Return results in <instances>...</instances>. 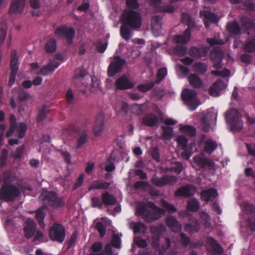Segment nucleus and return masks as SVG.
<instances>
[{
	"label": "nucleus",
	"instance_id": "obj_1",
	"mask_svg": "<svg viewBox=\"0 0 255 255\" xmlns=\"http://www.w3.org/2000/svg\"><path fill=\"white\" fill-rule=\"evenodd\" d=\"M146 206L152 209L153 212L146 208L143 203H140L136 207L135 213L138 216H142L144 221L146 222H151L159 219L162 215L165 214V211L157 207L154 203L148 202Z\"/></svg>",
	"mask_w": 255,
	"mask_h": 255
},
{
	"label": "nucleus",
	"instance_id": "obj_2",
	"mask_svg": "<svg viewBox=\"0 0 255 255\" xmlns=\"http://www.w3.org/2000/svg\"><path fill=\"white\" fill-rule=\"evenodd\" d=\"M122 18L123 23L133 29H138L141 26V14L137 11L128 10L124 12Z\"/></svg>",
	"mask_w": 255,
	"mask_h": 255
},
{
	"label": "nucleus",
	"instance_id": "obj_3",
	"mask_svg": "<svg viewBox=\"0 0 255 255\" xmlns=\"http://www.w3.org/2000/svg\"><path fill=\"white\" fill-rule=\"evenodd\" d=\"M227 123L231 126L233 131L240 130L243 127V123L241 119V116L239 112L235 109H232L228 111L225 115Z\"/></svg>",
	"mask_w": 255,
	"mask_h": 255
},
{
	"label": "nucleus",
	"instance_id": "obj_4",
	"mask_svg": "<svg viewBox=\"0 0 255 255\" xmlns=\"http://www.w3.org/2000/svg\"><path fill=\"white\" fill-rule=\"evenodd\" d=\"M182 97L185 104L190 111L196 110L200 104L197 98L196 92L195 90L189 89L183 90Z\"/></svg>",
	"mask_w": 255,
	"mask_h": 255
},
{
	"label": "nucleus",
	"instance_id": "obj_5",
	"mask_svg": "<svg viewBox=\"0 0 255 255\" xmlns=\"http://www.w3.org/2000/svg\"><path fill=\"white\" fill-rule=\"evenodd\" d=\"M39 198L43 201V204L45 206H53L59 207L64 205L63 201L61 199H58L56 194L54 192L44 191Z\"/></svg>",
	"mask_w": 255,
	"mask_h": 255
},
{
	"label": "nucleus",
	"instance_id": "obj_6",
	"mask_svg": "<svg viewBox=\"0 0 255 255\" xmlns=\"http://www.w3.org/2000/svg\"><path fill=\"white\" fill-rule=\"evenodd\" d=\"M20 194L19 189L15 186L6 185L2 186L0 190V199L10 201Z\"/></svg>",
	"mask_w": 255,
	"mask_h": 255
},
{
	"label": "nucleus",
	"instance_id": "obj_7",
	"mask_svg": "<svg viewBox=\"0 0 255 255\" xmlns=\"http://www.w3.org/2000/svg\"><path fill=\"white\" fill-rule=\"evenodd\" d=\"M50 238L53 241L62 242L65 237V232L63 227L58 223H55L49 229Z\"/></svg>",
	"mask_w": 255,
	"mask_h": 255
},
{
	"label": "nucleus",
	"instance_id": "obj_8",
	"mask_svg": "<svg viewBox=\"0 0 255 255\" xmlns=\"http://www.w3.org/2000/svg\"><path fill=\"white\" fill-rule=\"evenodd\" d=\"M217 116V113L214 109H209L206 114L203 117L201 121L202 129L205 131H208L211 125L215 124Z\"/></svg>",
	"mask_w": 255,
	"mask_h": 255
},
{
	"label": "nucleus",
	"instance_id": "obj_9",
	"mask_svg": "<svg viewBox=\"0 0 255 255\" xmlns=\"http://www.w3.org/2000/svg\"><path fill=\"white\" fill-rule=\"evenodd\" d=\"M151 182L154 185L159 187L167 185H173L177 182V178L175 176L167 175L159 177L155 174L151 178Z\"/></svg>",
	"mask_w": 255,
	"mask_h": 255
},
{
	"label": "nucleus",
	"instance_id": "obj_10",
	"mask_svg": "<svg viewBox=\"0 0 255 255\" xmlns=\"http://www.w3.org/2000/svg\"><path fill=\"white\" fill-rule=\"evenodd\" d=\"M54 34L58 38L64 37L68 43L71 44L75 35V31L72 27L62 26L56 29Z\"/></svg>",
	"mask_w": 255,
	"mask_h": 255
},
{
	"label": "nucleus",
	"instance_id": "obj_11",
	"mask_svg": "<svg viewBox=\"0 0 255 255\" xmlns=\"http://www.w3.org/2000/svg\"><path fill=\"white\" fill-rule=\"evenodd\" d=\"M125 64V61L124 60L121 59L118 56H115L108 67V75L110 77L114 76L117 73L121 71Z\"/></svg>",
	"mask_w": 255,
	"mask_h": 255
},
{
	"label": "nucleus",
	"instance_id": "obj_12",
	"mask_svg": "<svg viewBox=\"0 0 255 255\" xmlns=\"http://www.w3.org/2000/svg\"><path fill=\"white\" fill-rule=\"evenodd\" d=\"M59 66V63L58 62L51 61L41 67V68L37 72V74L43 76L51 75Z\"/></svg>",
	"mask_w": 255,
	"mask_h": 255
},
{
	"label": "nucleus",
	"instance_id": "obj_13",
	"mask_svg": "<svg viewBox=\"0 0 255 255\" xmlns=\"http://www.w3.org/2000/svg\"><path fill=\"white\" fill-rule=\"evenodd\" d=\"M195 191V188L192 185L184 186L176 191L175 197H189L193 195Z\"/></svg>",
	"mask_w": 255,
	"mask_h": 255
},
{
	"label": "nucleus",
	"instance_id": "obj_14",
	"mask_svg": "<svg viewBox=\"0 0 255 255\" xmlns=\"http://www.w3.org/2000/svg\"><path fill=\"white\" fill-rule=\"evenodd\" d=\"M25 4V0H11L8 10L9 14L21 13L23 10Z\"/></svg>",
	"mask_w": 255,
	"mask_h": 255
},
{
	"label": "nucleus",
	"instance_id": "obj_15",
	"mask_svg": "<svg viewBox=\"0 0 255 255\" xmlns=\"http://www.w3.org/2000/svg\"><path fill=\"white\" fill-rule=\"evenodd\" d=\"M10 126L17 127L18 136L19 138H22L24 136L27 129L26 125L23 123H20L18 125H17L16 118L13 115H11L10 116Z\"/></svg>",
	"mask_w": 255,
	"mask_h": 255
},
{
	"label": "nucleus",
	"instance_id": "obj_16",
	"mask_svg": "<svg viewBox=\"0 0 255 255\" xmlns=\"http://www.w3.org/2000/svg\"><path fill=\"white\" fill-rule=\"evenodd\" d=\"M166 225L174 232H179L182 229V225L179 223L175 217L168 215L165 219Z\"/></svg>",
	"mask_w": 255,
	"mask_h": 255
},
{
	"label": "nucleus",
	"instance_id": "obj_17",
	"mask_svg": "<svg viewBox=\"0 0 255 255\" xmlns=\"http://www.w3.org/2000/svg\"><path fill=\"white\" fill-rule=\"evenodd\" d=\"M87 75V72L83 68L77 69L73 76V83H76L79 81L86 87L89 86V84L86 81L85 77Z\"/></svg>",
	"mask_w": 255,
	"mask_h": 255
},
{
	"label": "nucleus",
	"instance_id": "obj_18",
	"mask_svg": "<svg viewBox=\"0 0 255 255\" xmlns=\"http://www.w3.org/2000/svg\"><path fill=\"white\" fill-rule=\"evenodd\" d=\"M195 163L202 168H207L212 169L214 166V162L208 158H204L200 156H195L193 158Z\"/></svg>",
	"mask_w": 255,
	"mask_h": 255
},
{
	"label": "nucleus",
	"instance_id": "obj_19",
	"mask_svg": "<svg viewBox=\"0 0 255 255\" xmlns=\"http://www.w3.org/2000/svg\"><path fill=\"white\" fill-rule=\"evenodd\" d=\"M243 28L248 30V34H252V31L255 32V24L251 18L246 16L241 17L240 20Z\"/></svg>",
	"mask_w": 255,
	"mask_h": 255
},
{
	"label": "nucleus",
	"instance_id": "obj_20",
	"mask_svg": "<svg viewBox=\"0 0 255 255\" xmlns=\"http://www.w3.org/2000/svg\"><path fill=\"white\" fill-rule=\"evenodd\" d=\"M200 15L204 17L205 25L207 28L210 26V23L217 22L218 21L217 16L208 10L201 11Z\"/></svg>",
	"mask_w": 255,
	"mask_h": 255
},
{
	"label": "nucleus",
	"instance_id": "obj_21",
	"mask_svg": "<svg viewBox=\"0 0 255 255\" xmlns=\"http://www.w3.org/2000/svg\"><path fill=\"white\" fill-rule=\"evenodd\" d=\"M208 52V48L207 47H191L189 51L191 56L196 58H199L206 56Z\"/></svg>",
	"mask_w": 255,
	"mask_h": 255
},
{
	"label": "nucleus",
	"instance_id": "obj_22",
	"mask_svg": "<svg viewBox=\"0 0 255 255\" xmlns=\"http://www.w3.org/2000/svg\"><path fill=\"white\" fill-rule=\"evenodd\" d=\"M104 116L103 114H99L97 118L94 126V131L96 136L102 134L104 128Z\"/></svg>",
	"mask_w": 255,
	"mask_h": 255
},
{
	"label": "nucleus",
	"instance_id": "obj_23",
	"mask_svg": "<svg viewBox=\"0 0 255 255\" xmlns=\"http://www.w3.org/2000/svg\"><path fill=\"white\" fill-rule=\"evenodd\" d=\"M36 230V225L33 221L29 219L25 222V226L24 228L25 237L27 239H30L34 234Z\"/></svg>",
	"mask_w": 255,
	"mask_h": 255
},
{
	"label": "nucleus",
	"instance_id": "obj_24",
	"mask_svg": "<svg viewBox=\"0 0 255 255\" xmlns=\"http://www.w3.org/2000/svg\"><path fill=\"white\" fill-rule=\"evenodd\" d=\"M116 86L120 90H125L132 88L134 84L126 76L123 75L117 80Z\"/></svg>",
	"mask_w": 255,
	"mask_h": 255
},
{
	"label": "nucleus",
	"instance_id": "obj_25",
	"mask_svg": "<svg viewBox=\"0 0 255 255\" xmlns=\"http://www.w3.org/2000/svg\"><path fill=\"white\" fill-rule=\"evenodd\" d=\"M226 87V85L221 80L216 81L209 89L210 94L214 97L219 95L220 92Z\"/></svg>",
	"mask_w": 255,
	"mask_h": 255
},
{
	"label": "nucleus",
	"instance_id": "obj_26",
	"mask_svg": "<svg viewBox=\"0 0 255 255\" xmlns=\"http://www.w3.org/2000/svg\"><path fill=\"white\" fill-rule=\"evenodd\" d=\"M217 196V190L213 188L203 190L201 194L202 200L206 202L213 200Z\"/></svg>",
	"mask_w": 255,
	"mask_h": 255
},
{
	"label": "nucleus",
	"instance_id": "obj_27",
	"mask_svg": "<svg viewBox=\"0 0 255 255\" xmlns=\"http://www.w3.org/2000/svg\"><path fill=\"white\" fill-rule=\"evenodd\" d=\"M128 225L129 228L133 231L134 234H137L139 232L144 234L147 230L145 225L141 222H134L130 221L129 222Z\"/></svg>",
	"mask_w": 255,
	"mask_h": 255
},
{
	"label": "nucleus",
	"instance_id": "obj_28",
	"mask_svg": "<svg viewBox=\"0 0 255 255\" xmlns=\"http://www.w3.org/2000/svg\"><path fill=\"white\" fill-rule=\"evenodd\" d=\"M191 37L190 28H187L182 34L177 35L174 38V41L177 43L184 44L188 42Z\"/></svg>",
	"mask_w": 255,
	"mask_h": 255
},
{
	"label": "nucleus",
	"instance_id": "obj_29",
	"mask_svg": "<svg viewBox=\"0 0 255 255\" xmlns=\"http://www.w3.org/2000/svg\"><path fill=\"white\" fill-rule=\"evenodd\" d=\"M227 29L232 36H235L239 35L241 31V29L239 23L236 21L228 23Z\"/></svg>",
	"mask_w": 255,
	"mask_h": 255
},
{
	"label": "nucleus",
	"instance_id": "obj_30",
	"mask_svg": "<svg viewBox=\"0 0 255 255\" xmlns=\"http://www.w3.org/2000/svg\"><path fill=\"white\" fill-rule=\"evenodd\" d=\"M19 69V62L16 51L13 50L11 52L10 70L11 73H17Z\"/></svg>",
	"mask_w": 255,
	"mask_h": 255
},
{
	"label": "nucleus",
	"instance_id": "obj_31",
	"mask_svg": "<svg viewBox=\"0 0 255 255\" xmlns=\"http://www.w3.org/2000/svg\"><path fill=\"white\" fill-rule=\"evenodd\" d=\"M190 221L191 223H187L185 225L184 230L189 233L198 232L200 229V225L196 218H191Z\"/></svg>",
	"mask_w": 255,
	"mask_h": 255
},
{
	"label": "nucleus",
	"instance_id": "obj_32",
	"mask_svg": "<svg viewBox=\"0 0 255 255\" xmlns=\"http://www.w3.org/2000/svg\"><path fill=\"white\" fill-rule=\"evenodd\" d=\"M110 184L109 182H105L102 180H96L91 184L90 186L88 188V190L90 191L93 189H108Z\"/></svg>",
	"mask_w": 255,
	"mask_h": 255
},
{
	"label": "nucleus",
	"instance_id": "obj_33",
	"mask_svg": "<svg viewBox=\"0 0 255 255\" xmlns=\"http://www.w3.org/2000/svg\"><path fill=\"white\" fill-rule=\"evenodd\" d=\"M162 17L159 15H154L151 19V28L153 32H159L161 29Z\"/></svg>",
	"mask_w": 255,
	"mask_h": 255
},
{
	"label": "nucleus",
	"instance_id": "obj_34",
	"mask_svg": "<svg viewBox=\"0 0 255 255\" xmlns=\"http://www.w3.org/2000/svg\"><path fill=\"white\" fill-rule=\"evenodd\" d=\"M158 121L157 116L154 114H150L144 117L142 119V123L148 127H153Z\"/></svg>",
	"mask_w": 255,
	"mask_h": 255
},
{
	"label": "nucleus",
	"instance_id": "obj_35",
	"mask_svg": "<svg viewBox=\"0 0 255 255\" xmlns=\"http://www.w3.org/2000/svg\"><path fill=\"white\" fill-rule=\"evenodd\" d=\"M183 170V165L179 162H172L169 167L163 168L164 172H174L176 173H180Z\"/></svg>",
	"mask_w": 255,
	"mask_h": 255
},
{
	"label": "nucleus",
	"instance_id": "obj_36",
	"mask_svg": "<svg viewBox=\"0 0 255 255\" xmlns=\"http://www.w3.org/2000/svg\"><path fill=\"white\" fill-rule=\"evenodd\" d=\"M190 84L194 88L202 87L203 82L200 78L195 74H191L188 77Z\"/></svg>",
	"mask_w": 255,
	"mask_h": 255
},
{
	"label": "nucleus",
	"instance_id": "obj_37",
	"mask_svg": "<svg viewBox=\"0 0 255 255\" xmlns=\"http://www.w3.org/2000/svg\"><path fill=\"white\" fill-rule=\"evenodd\" d=\"M103 203L107 206L114 205L116 203L117 200L115 197L108 192H106L102 195Z\"/></svg>",
	"mask_w": 255,
	"mask_h": 255
},
{
	"label": "nucleus",
	"instance_id": "obj_38",
	"mask_svg": "<svg viewBox=\"0 0 255 255\" xmlns=\"http://www.w3.org/2000/svg\"><path fill=\"white\" fill-rule=\"evenodd\" d=\"M120 34L123 39L128 41L132 35V31L128 25L123 23L120 28Z\"/></svg>",
	"mask_w": 255,
	"mask_h": 255
},
{
	"label": "nucleus",
	"instance_id": "obj_39",
	"mask_svg": "<svg viewBox=\"0 0 255 255\" xmlns=\"http://www.w3.org/2000/svg\"><path fill=\"white\" fill-rule=\"evenodd\" d=\"M165 230V227L164 226H160L158 227H151L150 228V232L154 236L153 239L156 238L157 240L158 238V236ZM157 241H155V242H153V244L155 246H156L157 248L158 247V244L156 243Z\"/></svg>",
	"mask_w": 255,
	"mask_h": 255
},
{
	"label": "nucleus",
	"instance_id": "obj_40",
	"mask_svg": "<svg viewBox=\"0 0 255 255\" xmlns=\"http://www.w3.org/2000/svg\"><path fill=\"white\" fill-rule=\"evenodd\" d=\"M102 248L103 244L102 243H95L91 247L90 255H103V253L101 251Z\"/></svg>",
	"mask_w": 255,
	"mask_h": 255
},
{
	"label": "nucleus",
	"instance_id": "obj_41",
	"mask_svg": "<svg viewBox=\"0 0 255 255\" xmlns=\"http://www.w3.org/2000/svg\"><path fill=\"white\" fill-rule=\"evenodd\" d=\"M223 55V51L216 47L214 48L210 52L211 58L212 60L222 61Z\"/></svg>",
	"mask_w": 255,
	"mask_h": 255
},
{
	"label": "nucleus",
	"instance_id": "obj_42",
	"mask_svg": "<svg viewBox=\"0 0 255 255\" xmlns=\"http://www.w3.org/2000/svg\"><path fill=\"white\" fill-rule=\"evenodd\" d=\"M217 146L216 142L209 139L205 142L204 150L208 153H211L216 148Z\"/></svg>",
	"mask_w": 255,
	"mask_h": 255
},
{
	"label": "nucleus",
	"instance_id": "obj_43",
	"mask_svg": "<svg viewBox=\"0 0 255 255\" xmlns=\"http://www.w3.org/2000/svg\"><path fill=\"white\" fill-rule=\"evenodd\" d=\"M193 70L199 74H203L207 70V65L202 63H195L192 65Z\"/></svg>",
	"mask_w": 255,
	"mask_h": 255
},
{
	"label": "nucleus",
	"instance_id": "obj_44",
	"mask_svg": "<svg viewBox=\"0 0 255 255\" xmlns=\"http://www.w3.org/2000/svg\"><path fill=\"white\" fill-rule=\"evenodd\" d=\"M207 243L211 246L215 253L220 254L223 252L222 248L213 238H209L207 240Z\"/></svg>",
	"mask_w": 255,
	"mask_h": 255
},
{
	"label": "nucleus",
	"instance_id": "obj_45",
	"mask_svg": "<svg viewBox=\"0 0 255 255\" xmlns=\"http://www.w3.org/2000/svg\"><path fill=\"white\" fill-rule=\"evenodd\" d=\"M199 214L200 217V221L203 223L207 228L211 227L210 218L208 214L204 211L200 212Z\"/></svg>",
	"mask_w": 255,
	"mask_h": 255
},
{
	"label": "nucleus",
	"instance_id": "obj_46",
	"mask_svg": "<svg viewBox=\"0 0 255 255\" xmlns=\"http://www.w3.org/2000/svg\"><path fill=\"white\" fill-rule=\"evenodd\" d=\"M87 132L85 130L80 131L79 137L77 140V148H80L87 141Z\"/></svg>",
	"mask_w": 255,
	"mask_h": 255
},
{
	"label": "nucleus",
	"instance_id": "obj_47",
	"mask_svg": "<svg viewBox=\"0 0 255 255\" xmlns=\"http://www.w3.org/2000/svg\"><path fill=\"white\" fill-rule=\"evenodd\" d=\"M160 204L164 208L163 210L165 211V212L166 211L169 213H174L177 211V209L174 205L168 203L163 199L160 200Z\"/></svg>",
	"mask_w": 255,
	"mask_h": 255
},
{
	"label": "nucleus",
	"instance_id": "obj_48",
	"mask_svg": "<svg viewBox=\"0 0 255 255\" xmlns=\"http://www.w3.org/2000/svg\"><path fill=\"white\" fill-rule=\"evenodd\" d=\"M199 204L198 201L195 199H192L188 201L187 209L193 212L197 211L199 209Z\"/></svg>",
	"mask_w": 255,
	"mask_h": 255
},
{
	"label": "nucleus",
	"instance_id": "obj_49",
	"mask_svg": "<svg viewBox=\"0 0 255 255\" xmlns=\"http://www.w3.org/2000/svg\"><path fill=\"white\" fill-rule=\"evenodd\" d=\"M228 41L227 39L224 40L221 39L218 36H216L211 38H208L207 42L211 46H214L216 44L222 45L226 43Z\"/></svg>",
	"mask_w": 255,
	"mask_h": 255
},
{
	"label": "nucleus",
	"instance_id": "obj_50",
	"mask_svg": "<svg viewBox=\"0 0 255 255\" xmlns=\"http://www.w3.org/2000/svg\"><path fill=\"white\" fill-rule=\"evenodd\" d=\"M180 129L182 132L191 136L195 135L196 132V129L194 127L189 126L181 127Z\"/></svg>",
	"mask_w": 255,
	"mask_h": 255
},
{
	"label": "nucleus",
	"instance_id": "obj_51",
	"mask_svg": "<svg viewBox=\"0 0 255 255\" xmlns=\"http://www.w3.org/2000/svg\"><path fill=\"white\" fill-rule=\"evenodd\" d=\"M56 49V42L54 39H50L46 44L45 50L47 52H54Z\"/></svg>",
	"mask_w": 255,
	"mask_h": 255
},
{
	"label": "nucleus",
	"instance_id": "obj_52",
	"mask_svg": "<svg viewBox=\"0 0 255 255\" xmlns=\"http://www.w3.org/2000/svg\"><path fill=\"white\" fill-rule=\"evenodd\" d=\"M49 109L46 106L42 107L39 111L37 120L38 122L42 121L49 113Z\"/></svg>",
	"mask_w": 255,
	"mask_h": 255
},
{
	"label": "nucleus",
	"instance_id": "obj_53",
	"mask_svg": "<svg viewBox=\"0 0 255 255\" xmlns=\"http://www.w3.org/2000/svg\"><path fill=\"white\" fill-rule=\"evenodd\" d=\"M35 217L37 221L38 222L39 225L42 228H44L45 227V224L44 223L43 220L45 217V213L43 211L42 209H39L36 212Z\"/></svg>",
	"mask_w": 255,
	"mask_h": 255
},
{
	"label": "nucleus",
	"instance_id": "obj_54",
	"mask_svg": "<svg viewBox=\"0 0 255 255\" xmlns=\"http://www.w3.org/2000/svg\"><path fill=\"white\" fill-rule=\"evenodd\" d=\"M163 129L162 137L164 139H170L173 135V129L172 128L169 127L162 126Z\"/></svg>",
	"mask_w": 255,
	"mask_h": 255
},
{
	"label": "nucleus",
	"instance_id": "obj_55",
	"mask_svg": "<svg viewBox=\"0 0 255 255\" xmlns=\"http://www.w3.org/2000/svg\"><path fill=\"white\" fill-rule=\"evenodd\" d=\"M241 208L243 211L248 213H252L255 212V206L247 203H243L241 204Z\"/></svg>",
	"mask_w": 255,
	"mask_h": 255
},
{
	"label": "nucleus",
	"instance_id": "obj_56",
	"mask_svg": "<svg viewBox=\"0 0 255 255\" xmlns=\"http://www.w3.org/2000/svg\"><path fill=\"white\" fill-rule=\"evenodd\" d=\"M154 84L153 82H148L145 84L139 85L137 86V89L142 92L148 91L154 87Z\"/></svg>",
	"mask_w": 255,
	"mask_h": 255
},
{
	"label": "nucleus",
	"instance_id": "obj_57",
	"mask_svg": "<svg viewBox=\"0 0 255 255\" xmlns=\"http://www.w3.org/2000/svg\"><path fill=\"white\" fill-rule=\"evenodd\" d=\"M174 7L172 4H164L160 5L158 8V10L161 12L171 13L174 11Z\"/></svg>",
	"mask_w": 255,
	"mask_h": 255
},
{
	"label": "nucleus",
	"instance_id": "obj_58",
	"mask_svg": "<svg viewBox=\"0 0 255 255\" xmlns=\"http://www.w3.org/2000/svg\"><path fill=\"white\" fill-rule=\"evenodd\" d=\"M133 242L135 245L140 248H144L147 246V242L145 240L139 237H136L134 238Z\"/></svg>",
	"mask_w": 255,
	"mask_h": 255
},
{
	"label": "nucleus",
	"instance_id": "obj_59",
	"mask_svg": "<svg viewBox=\"0 0 255 255\" xmlns=\"http://www.w3.org/2000/svg\"><path fill=\"white\" fill-rule=\"evenodd\" d=\"M181 20L182 22L186 23L190 27L194 26V22L187 13H182Z\"/></svg>",
	"mask_w": 255,
	"mask_h": 255
},
{
	"label": "nucleus",
	"instance_id": "obj_60",
	"mask_svg": "<svg viewBox=\"0 0 255 255\" xmlns=\"http://www.w3.org/2000/svg\"><path fill=\"white\" fill-rule=\"evenodd\" d=\"M114 158L113 157V153H112L108 159L107 160V164L105 166V170L107 172H111L115 170V166L113 163Z\"/></svg>",
	"mask_w": 255,
	"mask_h": 255
},
{
	"label": "nucleus",
	"instance_id": "obj_61",
	"mask_svg": "<svg viewBox=\"0 0 255 255\" xmlns=\"http://www.w3.org/2000/svg\"><path fill=\"white\" fill-rule=\"evenodd\" d=\"M134 188L135 189H141L143 190H146L150 185L146 182L138 181L134 184Z\"/></svg>",
	"mask_w": 255,
	"mask_h": 255
},
{
	"label": "nucleus",
	"instance_id": "obj_62",
	"mask_svg": "<svg viewBox=\"0 0 255 255\" xmlns=\"http://www.w3.org/2000/svg\"><path fill=\"white\" fill-rule=\"evenodd\" d=\"M95 228L99 232L101 237H103L106 234V228L103 224L101 222H98L96 223Z\"/></svg>",
	"mask_w": 255,
	"mask_h": 255
},
{
	"label": "nucleus",
	"instance_id": "obj_63",
	"mask_svg": "<svg viewBox=\"0 0 255 255\" xmlns=\"http://www.w3.org/2000/svg\"><path fill=\"white\" fill-rule=\"evenodd\" d=\"M143 105H138L135 104L132 106L131 110V112L135 115H139L142 114L143 109H142Z\"/></svg>",
	"mask_w": 255,
	"mask_h": 255
},
{
	"label": "nucleus",
	"instance_id": "obj_64",
	"mask_svg": "<svg viewBox=\"0 0 255 255\" xmlns=\"http://www.w3.org/2000/svg\"><path fill=\"white\" fill-rule=\"evenodd\" d=\"M175 53L179 55L183 56L187 54V49L185 46L179 45L174 48Z\"/></svg>",
	"mask_w": 255,
	"mask_h": 255
}]
</instances>
